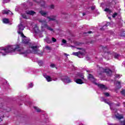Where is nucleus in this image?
<instances>
[{"mask_svg": "<svg viewBox=\"0 0 125 125\" xmlns=\"http://www.w3.org/2000/svg\"><path fill=\"white\" fill-rule=\"evenodd\" d=\"M32 51L24 52V49L20 48V45H7L6 47H2L0 49V55L5 56L8 53H12L16 51H19L20 54H23L24 56H27V53H39V47L38 46L31 47Z\"/></svg>", "mask_w": 125, "mask_h": 125, "instance_id": "nucleus-1", "label": "nucleus"}, {"mask_svg": "<svg viewBox=\"0 0 125 125\" xmlns=\"http://www.w3.org/2000/svg\"><path fill=\"white\" fill-rule=\"evenodd\" d=\"M39 22L42 23L41 28L42 31H45V29L47 30H49L50 31H53V29L50 28L46 24V21H39Z\"/></svg>", "mask_w": 125, "mask_h": 125, "instance_id": "nucleus-2", "label": "nucleus"}, {"mask_svg": "<svg viewBox=\"0 0 125 125\" xmlns=\"http://www.w3.org/2000/svg\"><path fill=\"white\" fill-rule=\"evenodd\" d=\"M25 26L23 25L22 23H21L18 25L17 27V32L19 35H21V37H25L24 34H23V31L24 30V28Z\"/></svg>", "mask_w": 125, "mask_h": 125, "instance_id": "nucleus-3", "label": "nucleus"}, {"mask_svg": "<svg viewBox=\"0 0 125 125\" xmlns=\"http://www.w3.org/2000/svg\"><path fill=\"white\" fill-rule=\"evenodd\" d=\"M74 82L78 84H83V83H87V80L82 79L78 77H74Z\"/></svg>", "mask_w": 125, "mask_h": 125, "instance_id": "nucleus-4", "label": "nucleus"}, {"mask_svg": "<svg viewBox=\"0 0 125 125\" xmlns=\"http://www.w3.org/2000/svg\"><path fill=\"white\" fill-rule=\"evenodd\" d=\"M5 110L3 108V105L0 104V123L2 122V119L4 117Z\"/></svg>", "mask_w": 125, "mask_h": 125, "instance_id": "nucleus-5", "label": "nucleus"}, {"mask_svg": "<svg viewBox=\"0 0 125 125\" xmlns=\"http://www.w3.org/2000/svg\"><path fill=\"white\" fill-rule=\"evenodd\" d=\"M100 70H103V73H105L106 75L108 77L112 76L113 72L109 69H104L102 67L100 68Z\"/></svg>", "mask_w": 125, "mask_h": 125, "instance_id": "nucleus-6", "label": "nucleus"}, {"mask_svg": "<svg viewBox=\"0 0 125 125\" xmlns=\"http://www.w3.org/2000/svg\"><path fill=\"white\" fill-rule=\"evenodd\" d=\"M61 80L66 84V83H72V80L67 76H62L61 78Z\"/></svg>", "mask_w": 125, "mask_h": 125, "instance_id": "nucleus-7", "label": "nucleus"}, {"mask_svg": "<svg viewBox=\"0 0 125 125\" xmlns=\"http://www.w3.org/2000/svg\"><path fill=\"white\" fill-rule=\"evenodd\" d=\"M73 55L75 56H78L79 58H83V55H84V52H77L72 53Z\"/></svg>", "mask_w": 125, "mask_h": 125, "instance_id": "nucleus-8", "label": "nucleus"}, {"mask_svg": "<svg viewBox=\"0 0 125 125\" xmlns=\"http://www.w3.org/2000/svg\"><path fill=\"white\" fill-rule=\"evenodd\" d=\"M22 42L23 43H25V44H30V43L29 42H30V39L26 37V36H22Z\"/></svg>", "mask_w": 125, "mask_h": 125, "instance_id": "nucleus-9", "label": "nucleus"}, {"mask_svg": "<svg viewBox=\"0 0 125 125\" xmlns=\"http://www.w3.org/2000/svg\"><path fill=\"white\" fill-rule=\"evenodd\" d=\"M94 84H96V85H98V86L101 88V89H104V90H106L108 89V88L105 86V85L103 84H98L96 83H94Z\"/></svg>", "mask_w": 125, "mask_h": 125, "instance_id": "nucleus-10", "label": "nucleus"}, {"mask_svg": "<svg viewBox=\"0 0 125 125\" xmlns=\"http://www.w3.org/2000/svg\"><path fill=\"white\" fill-rule=\"evenodd\" d=\"M75 77L78 78H81L82 80H86L84 78V75L83 73H77Z\"/></svg>", "mask_w": 125, "mask_h": 125, "instance_id": "nucleus-11", "label": "nucleus"}, {"mask_svg": "<svg viewBox=\"0 0 125 125\" xmlns=\"http://www.w3.org/2000/svg\"><path fill=\"white\" fill-rule=\"evenodd\" d=\"M87 79L88 80H89V81H90V82L93 83H94V77L93 76V75L89 74L88 76H87Z\"/></svg>", "mask_w": 125, "mask_h": 125, "instance_id": "nucleus-12", "label": "nucleus"}, {"mask_svg": "<svg viewBox=\"0 0 125 125\" xmlns=\"http://www.w3.org/2000/svg\"><path fill=\"white\" fill-rule=\"evenodd\" d=\"M43 77L45 78V79H46L47 82H52V78H51L50 76L44 74Z\"/></svg>", "mask_w": 125, "mask_h": 125, "instance_id": "nucleus-13", "label": "nucleus"}, {"mask_svg": "<svg viewBox=\"0 0 125 125\" xmlns=\"http://www.w3.org/2000/svg\"><path fill=\"white\" fill-rule=\"evenodd\" d=\"M26 14H28L29 15H35L36 14V12L34 11H27L26 12Z\"/></svg>", "mask_w": 125, "mask_h": 125, "instance_id": "nucleus-14", "label": "nucleus"}, {"mask_svg": "<svg viewBox=\"0 0 125 125\" xmlns=\"http://www.w3.org/2000/svg\"><path fill=\"white\" fill-rule=\"evenodd\" d=\"M3 14H12V12L8 10H4L2 11Z\"/></svg>", "mask_w": 125, "mask_h": 125, "instance_id": "nucleus-15", "label": "nucleus"}, {"mask_svg": "<svg viewBox=\"0 0 125 125\" xmlns=\"http://www.w3.org/2000/svg\"><path fill=\"white\" fill-rule=\"evenodd\" d=\"M2 21L5 24H7L9 22V20L8 19H3Z\"/></svg>", "mask_w": 125, "mask_h": 125, "instance_id": "nucleus-16", "label": "nucleus"}, {"mask_svg": "<svg viewBox=\"0 0 125 125\" xmlns=\"http://www.w3.org/2000/svg\"><path fill=\"white\" fill-rule=\"evenodd\" d=\"M44 41L47 42V43H51V41L49 38H46Z\"/></svg>", "mask_w": 125, "mask_h": 125, "instance_id": "nucleus-17", "label": "nucleus"}, {"mask_svg": "<svg viewBox=\"0 0 125 125\" xmlns=\"http://www.w3.org/2000/svg\"><path fill=\"white\" fill-rule=\"evenodd\" d=\"M35 110H36V112H41L42 110L41 108L37 107V106H34V107Z\"/></svg>", "mask_w": 125, "mask_h": 125, "instance_id": "nucleus-18", "label": "nucleus"}, {"mask_svg": "<svg viewBox=\"0 0 125 125\" xmlns=\"http://www.w3.org/2000/svg\"><path fill=\"white\" fill-rule=\"evenodd\" d=\"M104 11H105V12H108L109 13H112V10H110L109 8H106L104 9Z\"/></svg>", "mask_w": 125, "mask_h": 125, "instance_id": "nucleus-19", "label": "nucleus"}, {"mask_svg": "<svg viewBox=\"0 0 125 125\" xmlns=\"http://www.w3.org/2000/svg\"><path fill=\"white\" fill-rule=\"evenodd\" d=\"M48 19H49V21H53L55 20V17H48Z\"/></svg>", "mask_w": 125, "mask_h": 125, "instance_id": "nucleus-20", "label": "nucleus"}, {"mask_svg": "<svg viewBox=\"0 0 125 125\" xmlns=\"http://www.w3.org/2000/svg\"><path fill=\"white\" fill-rule=\"evenodd\" d=\"M34 31L35 32V33H38V32H39V27H38L37 26H35L34 28Z\"/></svg>", "mask_w": 125, "mask_h": 125, "instance_id": "nucleus-21", "label": "nucleus"}, {"mask_svg": "<svg viewBox=\"0 0 125 125\" xmlns=\"http://www.w3.org/2000/svg\"><path fill=\"white\" fill-rule=\"evenodd\" d=\"M116 118L118 119V120H122V119H124V117L122 115H118L116 116Z\"/></svg>", "mask_w": 125, "mask_h": 125, "instance_id": "nucleus-22", "label": "nucleus"}, {"mask_svg": "<svg viewBox=\"0 0 125 125\" xmlns=\"http://www.w3.org/2000/svg\"><path fill=\"white\" fill-rule=\"evenodd\" d=\"M21 17H22V18H24V19H29V17H28L27 16H26L25 15H23V14H21Z\"/></svg>", "mask_w": 125, "mask_h": 125, "instance_id": "nucleus-23", "label": "nucleus"}, {"mask_svg": "<svg viewBox=\"0 0 125 125\" xmlns=\"http://www.w3.org/2000/svg\"><path fill=\"white\" fill-rule=\"evenodd\" d=\"M40 13L41 15H42V16H44L45 15H46V12H43L42 11H40Z\"/></svg>", "mask_w": 125, "mask_h": 125, "instance_id": "nucleus-24", "label": "nucleus"}, {"mask_svg": "<svg viewBox=\"0 0 125 125\" xmlns=\"http://www.w3.org/2000/svg\"><path fill=\"white\" fill-rule=\"evenodd\" d=\"M120 56V55L115 53L114 55V58H115L116 59H118L119 58V57Z\"/></svg>", "mask_w": 125, "mask_h": 125, "instance_id": "nucleus-25", "label": "nucleus"}, {"mask_svg": "<svg viewBox=\"0 0 125 125\" xmlns=\"http://www.w3.org/2000/svg\"><path fill=\"white\" fill-rule=\"evenodd\" d=\"M121 94H122V95H124V96H125V90H123L121 91Z\"/></svg>", "mask_w": 125, "mask_h": 125, "instance_id": "nucleus-26", "label": "nucleus"}, {"mask_svg": "<svg viewBox=\"0 0 125 125\" xmlns=\"http://www.w3.org/2000/svg\"><path fill=\"white\" fill-rule=\"evenodd\" d=\"M117 15H118V13H114L113 15H112V17L113 18H115L116 16H117Z\"/></svg>", "mask_w": 125, "mask_h": 125, "instance_id": "nucleus-27", "label": "nucleus"}, {"mask_svg": "<svg viewBox=\"0 0 125 125\" xmlns=\"http://www.w3.org/2000/svg\"><path fill=\"white\" fill-rule=\"evenodd\" d=\"M62 45H63V44H65V43H66V42H67L66 41V40H64V39H63L62 40Z\"/></svg>", "mask_w": 125, "mask_h": 125, "instance_id": "nucleus-28", "label": "nucleus"}, {"mask_svg": "<svg viewBox=\"0 0 125 125\" xmlns=\"http://www.w3.org/2000/svg\"><path fill=\"white\" fill-rule=\"evenodd\" d=\"M33 86H34V84H33V83H30L29 84V87L30 88H32V87H33Z\"/></svg>", "mask_w": 125, "mask_h": 125, "instance_id": "nucleus-29", "label": "nucleus"}, {"mask_svg": "<svg viewBox=\"0 0 125 125\" xmlns=\"http://www.w3.org/2000/svg\"><path fill=\"white\" fill-rule=\"evenodd\" d=\"M104 95L106 96V97H109L110 94H109V93H104Z\"/></svg>", "mask_w": 125, "mask_h": 125, "instance_id": "nucleus-30", "label": "nucleus"}, {"mask_svg": "<svg viewBox=\"0 0 125 125\" xmlns=\"http://www.w3.org/2000/svg\"><path fill=\"white\" fill-rule=\"evenodd\" d=\"M52 41L53 42H56V39L54 38H52Z\"/></svg>", "mask_w": 125, "mask_h": 125, "instance_id": "nucleus-31", "label": "nucleus"}, {"mask_svg": "<svg viewBox=\"0 0 125 125\" xmlns=\"http://www.w3.org/2000/svg\"><path fill=\"white\" fill-rule=\"evenodd\" d=\"M108 27V25H107V24H106V25H105L103 27H102L101 28V30H104V27Z\"/></svg>", "mask_w": 125, "mask_h": 125, "instance_id": "nucleus-32", "label": "nucleus"}, {"mask_svg": "<svg viewBox=\"0 0 125 125\" xmlns=\"http://www.w3.org/2000/svg\"><path fill=\"white\" fill-rule=\"evenodd\" d=\"M50 67H51L52 68H54L55 67V64L52 63L50 65Z\"/></svg>", "mask_w": 125, "mask_h": 125, "instance_id": "nucleus-33", "label": "nucleus"}, {"mask_svg": "<svg viewBox=\"0 0 125 125\" xmlns=\"http://www.w3.org/2000/svg\"><path fill=\"white\" fill-rule=\"evenodd\" d=\"M45 48H46V49H48V50H50V47L48 46H46Z\"/></svg>", "mask_w": 125, "mask_h": 125, "instance_id": "nucleus-34", "label": "nucleus"}, {"mask_svg": "<svg viewBox=\"0 0 125 125\" xmlns=\"http://www.w3.org/2000/svg\"><path fill=\"white\" fill-rule=\"evenodd\" d=\"M3 0L4 1V2H9L10 1V0Z\"/></svg>", "mask_w": 125, "mask_h": 125, "instance_id": "nucleus-35", "label": "nucleus"}, {"mask_svg": "<svg viewBox=\"0 0 125 125\" xmlns=\"http://www.w3.org/2000/svg\"><path fill=\"white\" fill-rule=\"evenodd\" d=\"M117 83L119 84V85H121V82L120 81H117Z\"/></svg>", "mask_w": 125, "mask_h": 125, "instance_id": "nucleus-36", "label": "nucleus"}, {"mask_svg": "<svg viewBox=\"0 0 125 125\" xmlns=\"http://www.w3.org/2000/svg\"><path fill=\"white\" fill-rule=\"evenodd\" d=\"M102 47L104 49H104H107V48L106 47H104L103 46H102Z\"/></svg>", "mask_w": 125, "mask_h": 125, "instance_id": "nucleus-37", "label": "nucleus"}, {"mask_svg": "<svg viewBox=\"0 0 125 125\" xmlns=\"http://www.w3.org/2000/svg\"><path fill=\"white\" fill-rule=\"evenodd\" d=\"M106 103H107V104H108V105L110 106V107H111V105L112 104H111V103L107 102Z\"/></svg>", "mask_w": 125, "mask_h": 125, "instance_id": "nucleus-38", "label": "nucleus"}, {"mask_svg": "<svg viewBox=\"0 0 125 125\" xmlns=\"http://www.w3.org/2000/svg\"><path fill=\"white\" fill-rule=\"evenodd\" d=\"M50 8H52V9L54 8V5H51L50 6Z\"/></svg>", "mask_w": 125, "mask_h": 125, "instance_id": "nucleus-39", "label": "nucleus"}, {"mask_svg": "<svg viewBox=\"0 0 125 125\" xmlns=\"http://www.w3.org/2000/svg\"><path fill=\"white\" fill-rule=\"evenodd\" d=\"M57 80H58V79L57 78H54L53 79V81H57Z\"/></svg>", "mask_w": 125, "mask_h": 125, "instance_id": "nucleus-40", "label": "nucleus"}, {"mask_svg": "<svg viewBox=\"0 0 125 125\" xmlns=\"http://www.w3.org/2000/svg\"><path fill=\"white\" fill-rule=\"evenodd\" d=\"M119 77H120L119 75H116V78H119Z\"/></svg>", "mask_w": 125, "mask_h": 125, "instance_id": "nucleus-41", "label": "nucleus"}, {"mask_svg": "<svg viewBox=\"0 0 125 125\" xmlns=\"http://www.w3.org/2000/svg\"><path fill=\"white\" fill-rule=\"evenodd\" d=\"M91 9L92 10H93L94 9V7H92L91 8Z\"/></svg>", "mask_w": 125, "mask_h": 125, "instance_id": "nucleus-42", "label": "nucleus"}, {"mask_svg": "<svg viewBox=\"0 0 125 125\" xmlns=\"http://www.w3.org/2000/svg\"><path fill=\"white\" fill-rule=\"evenodd\" d=\"M91 33H92V32H91V31L88 32V34H91Z\"/></svg>", "mask_w": 125, "mask_h": 125, "instance_id": "nucleus-43", "label": "nucleus"}, {"mask_svg": "<svg viewBox=\"0 0 125 125\" xmlns=\"http://www.w3.org/2000/svg\"><path fill=\"white\" fill-rule=\"evenodd\" d=\"M86 72H87V73H90V71H89V70H86Z\"/></svg>", "mask_w": 125, "mask_h": 125, "instance_id": "nucleus-44", "label": "nucleus"}, {"mask_svg": "<svg viewBox=\"0 0 125 125\" xmlns=\"http://www.w3.org/2000/svg\"><path fill=\"white\" fill-rule=\"evenodd\" d=\"M123 104H124V107H125V102H124V103H123Z\"/></svg>", "mask_w": 125, "mask_h": 125, "instance_id": "nucleus-45", "label": "nucleus"}, {"mask_svg": "<svg viewBox=\"0 0 125 125\" xmlns=\"http://www.w3.org/2000/svg\"><path fill=\"white\" fill-rule=\"evenodd\" d=\"M83 16H84V15H85V14L84 13H83Z\"/></svg>", "mask_w": 125, "mask_h": 125, "instance_id": "nucleus-46", "label": "nucleus"}, {"mask_svg": "<svg viewBox=\"0 0 125 125\" xmlns=\"http://www.w3.org/2000/svg\"><path fill=\"white\" fill-rule=\"evenodd\" d=\"M117 106H118L119 107L120 106V104H117Z\"/></svg>", "mask_w": 125, "mask_h": 125, "instance_id": "nucleus-47", "label": "nucleus"}, {"mask_svg": "<svg viewBox=\"0 0 125 125\" xmlns=\"http://www.w3.org/2000/svg\"><path fill=\"white\" fill-rule=\"evenodd\" d=\"M77 49H81V48H77Z\"/></svg>", "mask_w": 125, "mask_h": 125, "instance_id": "nucleus-48", "label": "nucleus"}, {"mask_svg": "<svg viewBox=\"0 0 125 125\" xmlns=\"http://www.w3.org/2000/svg\"><path fill=\"white\" fill-rule=\"evenodd\" d=\"M64 55L68 56V55H67V54H64Z\"/></svg>", "mask_w": 125, "mask_h": 125, "instance_id": "nucleus-49", "label": "nucleus"}, {"mask_svg": "<svg viewBox=\"0 0 125 125\" xmlns=\"http://www.w3.org/2000/svg\"><path fill=\"white\" fill-rule=\"evenodd\" d=\"M94 81H96V79H94Z\"/></svg>", "mask_w": 125, "mask_h": 125, "instance_id": "nucleus-50", "label": "nucleus"}]
</instances>
